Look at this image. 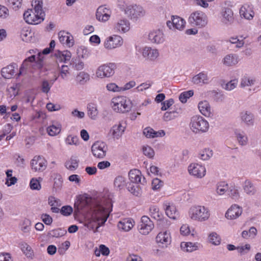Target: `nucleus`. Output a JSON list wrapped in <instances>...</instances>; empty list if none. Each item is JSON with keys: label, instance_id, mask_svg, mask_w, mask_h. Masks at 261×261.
Returning a JSON list of instances; mask_svg holds the SVG:
<instances>
[{"label": "nucleus", "instance_id": "obj_1", "mask_svg": "<svg viewBox=\"0 0 261 261\" xmlns=\"http://www.w3.org/2000/svg\"><path fill=\"white\" fill-rule=\"evenodd\" d=\"M75 212L90 216L91 220L103 224L109 216V208L87 194L76 196L74 201Z\"/></svg>", "mask_w": 261, "mask_h": 261}, {"label": "nucleus", "instance_id": "obj_2", "mask_svg": "<svg viewBox=\"0 0 261 261\" xmlns=\"http://www.w3.org/2000/svg\"><path fill=\"white\" fill-rule=\"evenodd\" d=\"M33 9H29L23 13V18L27 23L38 24L43 21L44 12L42 10V0H33L32 2Z\"/></svg>", "mask_w": 261, "mask_h": 261}, {"label": "nucleus", "instance_id": "obj_3", "mask_svg": "<svg viewBox=\"0 0 261 261\" xmlns=\"http://www.w3.org/2000/svg\"><path fill=\"white\" fill-rule=\"evenodd\" d=\"M210 215L208 208L203 205H193L190 208L188 212L189 217L193 221L198 222L207 220Z\"/></svg>", "mask_w": 261, "mask_h": 261}, {"label": "nucleus", "instance_id": "obj_4", "mask_svg": "<svg viewBox=\"0 0 261 261\" xmlns=\"http://www.w3.org/2000/svg\"><path fill=\"white\" fill-rule=\"evenodd\" d=\"M111 105L115 112L121 113L128 112L132 107L131 101L128 98L124 96L113 97L112 99Z\"/></svg>", "mask_w": 261, "mask_h": 261}, {"label": "nucleus", "instance_id": "obj_5", "mask_svg": "<svg viewBox=\"0 0 261 261\" xmlns=\"http://www.w3.org/2000/svg\"><path fill=\"white\" fill-rule=\"evenodd\" d=\"M190 126L195 133H205L209 128V123L202 116L196 115L191 118Z\"/></svg>", "mask_w": 261, "mask_h": 261}, {"label": "nucleus", "instance_id": "obj_6", "mask_svg": "<svg viewBox=\"0 0 261 261\" xmlns=\"http://www.w3.org/2000/svg\"><path fill=\"white\" fill-rule=\"evenodd\" d=\"M189 21L193 25L201 28L206 24L207 17L203 12L196 11L191 14L189 17Z\"/></svg>", "mask_w": 261, "mask_h": 261}, {"label": "nucleus", "instance_id": "obj_7", "mask_svg": "<svg viewBox=\"0 0 261 261\" xmlns=\"http://www.w3.org/2000/svg\"><path fill=\"white\" fill-rule=\"evenodd\" d=\"M91 151L95 158L103 159L106 155L108 146L103 142L96 141L92 145Z\"/></svg>", "mask_w": 261, "mask_h": 261}, {"label": "nucleus", "instance_id": "obj_8", "mask_svg": "<svg viewBox=\"0 0 261 261\" xmlns=\"http://www.w3.org/2000/svg\"><path fill=\"white\" fill-rule=\"evenodd\" d=\"M47 162L45 159L41 155H36L31 160V167L34 172H42L47 167Z\"/></svg>", "mask_w": 261, "mask_h": 261}, {"label": "nucleus", "instance_id": "obj_9", "mask_svg": "<svg viewBox=\"0 0 261 261\" xmlns=\"http://www.w3.org/2000/svg\"><path fill=\"white\" fill-rule=\"evenodd\" d=\"M123 43L122 38L117 35L107 37L104 42V46L108 49H113L120 47Z\"/></svg>", "mask_w": 261, "mask_h": 261}, {"label": "nucleus", "instance_id": "obj_10", "mask_svg": "<svg viewBox=\"0 0 261 261\" xmlns=\"http://www.w3.org/2000/svg\"><path fill=\"white\" fill-rule=\"evenodd\" d=\"M115 65L113 63L103 64L97 69L96 75L97 77L103 78L110 77L114 73Z\"/></svg>", "mask_w": 261, "mask_h": 261}, {"label": "nucleus", "instance_id": "obj_11", "mask_svg": "<svg viewBox=\"0 0 261 261\" xmlns=\"http://www.w3.org/2000/svg\"><path fill=\"white\" fill-rule=\"evenodd\" d=\"M154 227V224L150 218L143 216L141 218L140 224L139 226V231L143 235L148 234Z\"/></svg>", "mask_w": 261, "mask_h": 261}, {"label": "nucleus", "instance_id": "obj_12", "mask_svg": "<svg viewBox=\"0 0 261 261\" xmlns=\"http://www.w3.org/2000/svg\"><path fill=\"white\" fill-rule=\"evenodd\" d=\"M188 171L191 175L200 178L204 177L206 174L205 167L198 163L191 164L188 167Z\"/></svg>", "mask_w": 261, "mask_h": 261}, {"label": "nucleus", "instance_id": "obj_13", "mask_svg": "<svg viewBox=\"0 0 261 261\" xmlns=\"http://www.w3.org/2000/svg\"><path fill=\"white\" fill-rule=\"evenodd\" d=\"M59 40L60 42L67 47H72L74 44V40L73 36L69 33L61 31L58 33Z\"/></svg>", "mask_w": 261, "mask_h": 261}, {"label": "nucleus", "instance_id": "obj_14", "mask_svg": "<svg viewBox=\"0 0 261 261\" xmlns=\"http://www.w3.org/2000/svg\"><path fill=\"white\" fill-rule=\"evenodd\" d=\"M155 241L159 246L167 247L171 242V237L170 233L167 231L161 232L156 236Z\"/></svg>", "mask_w": 261, "mask_h": 261}, {"label": "nucleus", "instance_id": "obj_15", "mask_svg": "<svg viewBox=\"0 0 261 261\" xmlns=\"http://www.w3.org/2000/svg\"><path fill=\"white\" fill-rule=\"evenodd\" d=\"M111 11L106 5L99 6L96 13V18L100 21L106 22L108 21L111 16Z\"/></svg>", "mask_w": 261, "mask_h": 261}, {"label": "nucleus", "instance_id": "obj_16", "mask_svg": "<svg viewBox=\"0 0 261 261\" xmlns=\"http://www.w3.org/2000/svg\"><path fill=\"white\" fill-rule=\"evenodd\" d=\"M125 14L129 17L136 18L143 14V8L137 5H129L124 9Z\"/></svg>", "mask_w": 261, "mask_h": 261}, {"label": "nucleus", "instance_id": "obj_17", "mask_svg": "<svg viewBox=\"0 0 261 261\" xmlns=\"http://www.w3.org/2000/svg\"><path fill=\"white\" fill-rule=\"evenodd\" d=\"M186 24L185 20L182 18L177 16H173L172 18V21H168L167 22V26L170 29H177L178 30H182Z\"/></svg>", "mask_w": 261, "mask_h": 261}, {"label": "nucleus", "instance_id": "obj_18", "mask_svg": "<svg viewBox=\"0 0 261 261\" xmlns=\"http://www.w3.org/2000/svg\"><path fill=\"white\" fill-rule=\"evenodd\" d=\"M130 29V24L128 20L125 19H120L114 25L115 32L123 33L127 32Z\"/></svg>", "mask_w": 261, "mask_h": 261}, {"label": "nucleus", "instance_id": "obj_19", "mask_svg": "<svg viewBox=\"0 0 261 261\" xmlns=\"http://www.w3.org/2000/svg\"><path fill=\"white\" fill-rule=\"evenodd\" d=\"M135 221L130 218H124L121 220L117 224L119 230L128 231L134 227Z\"/></svg>", "mask_w": 261, "mask_h": 261}, {"label": "nucleus", "instance_id": "obj_20", "mask_svg": "<svg viewBox=\"0 0 261 261\" xmlns=\"http://www.w3.org/2000/svg\"><path fill=\"white\" fill-rule=\"evenodd\" d=\"M148 39L154 43H162L164 41V34L160 30H153L148 35Z\"/></svg>", "mask_w": 261, "mask_h": 261}, {"label": "nucleus", "instance_id": "obj_21", "mask_svg": "<svg viewBox=\"0 0 261 261\" xmlns=\"http://www.w3.org/2000/svg\"><path fill=\"white\" fill-rule=\"evenodd\" d=\"M242 213V208L236 204H234L227 210L225 214V217L228 219L233 220L239 217Z\"/></svg>", "mask_w": 261, "mask_h": 261}, {"label": "nucleus", "instance_id": "obj_22", "mask_svg": "<svg viewBox=\"0 0 261 261\" xmlns=\"http://www.w3.org/2000/svg\"><path fill=\"white\" fill-rule=\"evenodd\" d=\"M165 213L167 216L172 219H176L178 217V212L175 205L172 203L167 202L165 203Z\"/></svg>", "mask_w": 261, "mask_h": 261}, {"label": "nucleus", "instance_id": "obj_23", "mask_svg": "<svg viewBox=\"0 0 261 261\" xmlns=\"http://www.w3.org/2000/svg\"><path fill=\"white\" fill-rule=\"evenodd\" d=\"M240 14L241 17L247 19H251L253 17L254 13L252 7L248 4H244L240 9Z\"/></svg>", "mask_w": 261, "mask_h": 261}, {"label": "nucleus", "instance_id": "obj_24", "mask_svg": "<svg viewBox=\"0 0 261 261\" xmlns=\"http://www.w3.org/2000/svg\"><path fill=\"white\" fill-rule=\"evenodd\" d=\"M198 109L200 113L205 117H210L213 116L211 106L207 101H200L198 103Z\"/></svg>", "mask_w": 261, "mask_h": 261}, {"label": "nucleus", "instance_id": "obj_25", "mask_svg": "<svg viewBox=\"0 0 261 261\" xmlns=\"http://www.w3.org/2000/svg\"><path fill=\"white\" fill-rule=\"evenodd\" d=\"M71 55V53L67 50L64 51H58L55 54L57 63H62L66 62L67 61H69L70 59Z\"/></svg>", "mask_w": 261, "mask_h": 261}, {"label": "nucleus", "instance_id": "obj_26", "mask_svg": "<svg viewBox=\"0 0 261 261\" xmlns=\"http://www.w3.org/2000/svg\"><path fill=\"white\" fill-rule=\"evenodd\" d=\"M125 126L119 123L118 124L114 125L110 131L114 138L119 139L124 132Z\"/></svg>", "mask_w": 261, "mask_h": 261}, {"label": "nucleus", "instance_id": "obj_27", "mask_svg": "<svg viewBox=\"0 0 261 261\" xmlns=\"http://www.w3.org/2000/svg\"><path fill=\"white\" fill-rule=\"evenodd\" d=\"M15 64H10L2 69V75L5 79H11L15 73Z\"/></svg>", "mask_w": 261, "mask_h": 261}, {"label": "nucleus", "instance_id": "obj_28", "mask_svg": "<svg viewBox=\"0 0 261 261\" xmlns=\"http://www.w3.org/2000/svg\"><path fill=\"white\" fill-rule=\"evenodd\" d=\"M143 56L148 59L153 60L156 59L159 55L158 50L156 49H152L151 47H146L143 50Z\"/></svg>", "mask_w": 261, "mask_h": 261}, {"label": "nucleus", "instance_id": "obj_29", "mask_svg": "<svg viewBox=\"0 0 261 261\" xmlns=\"http://www.w3.org/2000/svg\"><path fill=\"white\" fill-rule=\"evenodd\" d=\"M143 134L147 138L162 137L164 136L165 134V132L162 130L155 132L149 127H146L144 129Z\"/></svg>", "mask_w": 261, "mask_h": 261}, {"label": "nucleus", "instance_id": "obj_30", "mask_svg": "<svg viewBox=\"0 0 261 261\" xmlns=\"http://www.w3.org/2000/svg\"><path fill=\"white\" fill-rule=\"evenodd\" d=\"M128 176L132 183L138 184L141 181V173L138 169L131 170L129 172Z\"/></svg>", "mask_w": 261, "mask_h": 261}, {"label": "nucleus", "instance_id": "obj_31", "mask_svg": "<svg viewBox=\"0 0 261 261\" xmlns=\"http://www.w3.org/2000/svg\"><path fill=\"white\" fill-rule=\"evenodd\" d=\"M61 125L59 123H55L47 128V132L50 136H55L59 134L61 130Z\"/></svg>", "mask_w": 261, "mask_h": 261}, {"label": "nucleus", "instance_id": "obj_32", "mask_svg": "<svg viewBox=\"0 0 261 261\" xmlns=\"http://www.w3.org/2000/svg\"><path fill=\"white\" fill-rule=\"evenodd\" d=\"M79 162L76 157L72 156L65 162V166L68 170L74 171L77 168Z\"/></svg>", "mask_w": 261, "mask_h": 261}, {"label": "nucleus", "instance_id": "obj_33", "mask_svg": "<svg viewBox=\"0 0 261 261\" xmlns=\"http://www.w3.org/2000/svg\"><path fill=\"white\" fill-rule=\"evenodd\" d=\"M208 79L206 73L200 72L194 76L192 79V82L195 84H202L207 82Z\"/></svg>", "mask_w": 261, "mask_h": 261}, {"label": "nucleus", "instance_id": "obj_34", "mask_svg": "<svg viewBox=\"0 0 261 261\" xmlns=\"http://www.w3.org/2000/svg\"><path fill=\"white\" fill-rule=\"evenodd\" d=\"M180 247L183 251L186 252H192L198 249L196 244L192 242H181Z\"/></svg>", "mask_w": 261, "mask_h": 261}, {"label": "nucleus", "instance_id": "obj_35", "mask_svg": "<svg viewBox=\"0 0 261 261\" xmlns=\"http://www.w3.org/2000/svg\"><path fill=\"white\" fill-rule=\"evenodd\" d=\"M238 62V57L236 55H228L224 58L223 63L227 66H232Z\"/></svg>", "mask_w": 261, "mask_h": 261}, {"label": "nucleus", "instance_id": "obj_36", "mask_svg": "<svg viewBox=\"0 0 261 261\" xmlns=\"http://www.w3.org/2000/svg\"><path fill=\"white\" fill-rule=\"evenodd\" d=\"M150 215L154 219L159 220L161 219L162 214L160 212L159 208L156 205H151L149 207Z\"/></svg>", "mask_w": 261, "mask_h": 261}, {"label": "nucleus", "instance_id": "obj_37", "mask_svg": "<svg viewBox=\"0 0 261 261\" xmlns=\"http://www.w3.org/2000/svg\"><path fill=\"white\" fill-rule=\"evenodd\" d=\"M246 37L243 36H240V38H238V37H231L229 38V42L232 44H236V47L241 48L244 45L245 43L244 40Z\"/></svg>", "mask_w": 261, "mask_h": 261}, {"label": "nucleus", "instance_id": "obj_38", "mask_svg": "<svg viewBox=\"0 0 261 261\" xmlns=\"http://www.w3.org/2000/svg\"><path fill=\"white\" fill-rule=\"evenodd\" d=\"M243 189L244 191L249 195H253L256 192L254 186L250 181L248 180L245 181Z\"/></svg>", "mask_w": 261, "mask_h": 261}, {"label": "nucleus", "instance_id": "obj_39", "mask_svg": "<svg viewBox=\"0 0 261 261\" xmlns=\"http://www.w3.org/2000/svg\"><path fill=\"white\" fill-rule=\"evenodd\" d=\"M223 21L227 22H231L233 20V13L230 8H225L222 14Z\"/></svg>", "mask_w": 261, "mask_h": 261}, {"label": "nucleus", "instance_id": "obj_40", "mask_svg": "<svg viewBox=\"0 0 261 261\" xmlns=\"http://www.w3.org/2000/svg\"><path fill=\"white\" fill-rule=\"evenodd\" d=\"M88 114L91 118L94 119L97 115L98 111L96 105L94 103H89L87 107Z\"/></svg>", "mask_w": 261, "mask_h": 261}, {"label": "nucleus", "instance_id": "obj_41", "mask_svg": "<svg viewBox=\"0 0 261 261\" xmlns=\"http://www.w3.org/2000/svg\"><path fill=\"white\" fill-rule=\"evenodd\" d=\"M48 204L51 206V210L53 213H57L59 212V208L58 207V201L54 197L48 198Z\"/></svg>", "mask_w": 261, "mask_h": 261}, {"label": "nucleus", "instance_id": "obj_42", "mask_svg": "<svg viewBox=\"0 0 261 261\" xmlns=\"http://www.w3.org/2000/svg\"><path fill=\"white\" fill-rule=\"evenodd\" d=\"M210 243L215 245H218L221 243L220 237L216 232H212L208 236Z\"/></svg>", "mask_w": 261, "mask_h": 261}, {"label": "nucleus", "instance_id": "obj_43", "mask_svg": "<svg viewBox=\"0 0 261 261\" xmlns=\"http://www.w3.org/2000/svg\"><path fill=\"white\" fill-rule=\"evenodd\" d=\"M21 248L22 251L27 257L32 258L34 255L33 250L28 244H22Z\"/></svg>", "mask_w": 261, "mask_h": 261}, {"label": "nucleus", "instance_id": "obj_44", "mask_svg": "<svg viewBox=\"0 0 261 261\" xmlns=\"http://www.w3.org/2000/svg\"><path fill=\"white\" fill-rule=\"evenodd\" d=\"M199 158L203 161L208 160L213 155V151L209 149H205L199 153Z\"/></svg>", "mask_w": 261, "mask_h": 261}, {"label": "nucleus", "instance_id": "obj_45", "mask_svg": "<svg viewBox=\"0 0 261 261\" xmlns=\"http://www.w3.org/2000/svg\"><path fill=\"white\" fill-rule=\"evenodd\" d=\"M36 60V56L35 55H32L30 57H29L28 58L25 59L19 69V75H20L23 72L24 68H25L28 66V63H33Z\"/></svg>", "mask_w": 261, "mask_h": 261}, {"label": "nucleus", "instance_id": "obj_46", "mask_svg": "<svg viewBox=\"0 0 261 261\" xmlns=\"http://www.w3.org/2000/svg\"><path fill=\"white\" fill-rule=\"evenodd\" d=\"M241 118L243 121L247 124H251L253 123V115L250 112H246L241 113Z\"/></svg>", "mask_w": 261, "mask_h": 261}, {"label": "nucleus", "instance_id": "obj_47", "mask_svg": "<svg viewBox=\"0 0 261 261\" xmlns=\"http://www.w3.org/2000/svg\"><path fill=\"white\" fill-rule=\"evenodd\" d=\"M228 190V185L224 181H221L217 184V192L221 195Z\"/></svg>", "mask_w": 261, "mask_h": 261}, {"label": "nucleus", "instance_id": "obj_48", "mask_svg": "<svg viewBox=\"0 0 261 261\" xmlns=\"http://www.w3.org/2000/svg\"><path fill=\"white\" fill-rule=\"evenodd\" d=\"M194 92L192 90L185 91L180 94L179 99L181 102L185 103L187 101V99L192 96Z\"/></svg>", "mask_w": 261, "mask_h": 261}, {"label": "nucleus", "instance_id": "obj_49", "mask_svg": "<svg viewBox=\"0 0 261 261\" xmlns=\"http://www.w3.org/2000/svg\"><path fill=\"white\" fill-rule=\"evenodd\" d=\"M114 184L115 187L122 189L125 185L124 178L121 176H117L115 179Z\"/></svg>", "mask_w": 261, "mask_h": 261}, {"label": "nucleus", "instance_id": "obj_50", "mask_svg": "<svg viewBox=\"0 0 261 261\" xmlns=\"http://www.w3.org/2000/svg\"><path fill=\"white\" fill-rule=\"evenodd\" d=\"M134 183H130L127 185L128 190L133 194L138 196L140 194V189L138 186L135 185Z\"/></svg>", "mask_w": 261, "mask_h": 261}, {"label": "nucleus", "instance_id": "obj_51", "mask_svg": "<svg viewBox=\"0 0 261 261\" xmlns=\"http://www.w3.org/2000/svg\"><path fill=\"white\" fill-rule=\"evenodd\" d=\"M22 0H8V5L13 9L16 10L21 7Z\"/></svg>", "mask_w": 261, "mask_h": 261}, {"label": "nucleus", "instance_id": "obj_52", "mask_svg": "<svg viewBox=\"0 0 261 261\" xmlns=\"http://www.w3.org/2000/svg\"><path fill=\"white\" fill-rule=\"evenodd\" d=\"M30 186L31 189L32 190H39L41 188L40 181L37 178H33L31 180Z\"/></svg>", "mask_w": 261, "mask_h": 261}, {"label": "nucleus", "instance_id": "obj_53", "mask_svg": "<svg viewBox=\"0 0 261 261\" xmlns=\"http://www.w3.org/2000/svg\"><path fill=\"white\" fill-rule=\"evenodd\" d=\"M69 68L68 66L62 65L60 71L61 77L63 79H66L69 75Z\"/></svg>", "mask_w": 261, "mask_h": 261}, {"label": "nucleus", "instance_id": "obj_54", "mask_svg": "<svg viewBox=\"0 0 261 261\" xmlns=\"http://www.w3.org/2000/svg\"><path fill=\"white\" fill-rule=\"evenodd\" d=\"M254 80L250 79L247 76H244L241 80V87H245L246 86H249L254 84Z\"/></svg>", "mask_w": 261, "mask_h": 261}, {"label": "nucleus", "instance_id": "obj_55", "mask_svg": "<svg viewBox=\"0 0 261 261\" xmlns=\"http://www.w3.org/2000/svg\"><path fill=\"white\" fill-rule=\"evenodd\" d=\"M143 152L145 155L149 158H152L154 155L153 150L148 146H144L143 147Z\"/></svg>", "mask_w": 261, "mask_h": 261}, {"label": "nucleus", "instance_id": "obj_56", "mask_svg": "<svg viewBox=\"0 0 261 261\" xmlns=\"http://www.w3.org/2000/svg\"><path fill=\"white\" fill-rule=\"evenodd\" d=\"M73 212V208L69 205L63 206L60 211L61 213L64 216H69Z\"/></svg>", "mask_w": 261, "mask_h": 261}, {"label": "nucleus", "instance_id": "obj_57", "mask_svg": "<svg viewBox=\"0 0 261 261\" xmlns=\"http://www.w3.org/2000/svg\"><path fill=\"white\" fill-rule=\"evenodd\" d=\"M76 78L77 80L81 83H83L89 79V75L85 72H81L77 75Z\"/></svg>", "mask_w": 261, "mask_h": 261}, {"label": "nucleus", "instance_id": "obj_58", "mask_svg": "<svg viewBox=\"0 0 261 261\" xmlns=\"http://www.w3.org/2000/svg\"><path fill=\"white\" fill-rule=\"evenodd\" d=\"M66 143L69 145H76L78 143V138L76 136L69 135L66 139Z\"/></svg>", "mask_w": 261, "mask_h": 261}, {"label": "nucleus", "instance_id": "obj_59", "mask_svg": "<svg viewBox=\"0 0 261 261\" xmlns=\"http://www.w3.org/2000/svg\"><path fill=\"white\" fill-rule=\"evenodd\" d=\"M163 182L159 178H154L152 181V188L153 190H158L163 186Z\"/></svg>", "mask_w": 261, "mask_h": 261}, {"label": "nucleus", "instance_id": "obj_60", "mask_svg": "<svg viewBox=\"0 0 261 261\" xmlns=\"http://www.w3.org/2000/svg\"><path fill=\"white\" fill-rule=\"evenodd\" d=\"M174 103V100L172 99H169L166 101H164L162 103L161 110L162 111H165L170 108Z\"/></svg>", "mask_w": 261, "mask_h": 261}, {"label": "nucleus", "instance_id": "obj_61", "mask_svg": "<svg viewBox=\"0 0 261 261\" xmlns=\"http://www.w3.org/2000/svg\"><path fill=\"white\" fill-rule=\"evenodd\" d=\"M9 10L7 7L0 5V18H6L9 16Z\"/></svg>", "mask_w": 261, "mask_h": 261}, {"label": "nucleus", "instance_id": "obj_62", "mask_svg": "<svg viewBox=\"0 0 261 261\" xmlns=\"http://www.w3.org/2000/svg\"><path fill=\"white\" fill-rule=\"evenodd\" d=\"M238 85L237 80H231L229 82L226 84L225 86V89L227 90H231L235 88Z\"/></svg>", "mask_w": 261, "mask_h": 261}, {"label": "nucleus", "instance_id": "obj_63", "mask_svg": "<svg viewBox=\"0 0 261 261\" xmlns=\"http://www.w3.org/2000/svg\"><path fill=\"white\" fill-rule=\"evenodd\" d=\"M175 113L176 112L175 111L166 112L163 116L164 120L168 121L173 119L175 117Z\"/></svg>", "mask_w": 261, "mask_h": 261}, {"label": "nucleus", "instance_id": "obj_64", "mask_svg": "<svg viewBox=\"0 0 261 261\" xmlns=\"http://www.w3.org/2000/svg\"><path fill=\"white\" fill-rule=\"evenodd\" d=\"M0 261H13L11 254L8 253H0Z\"/></svg>", "mask_w": 261, "mask_h": 261}]
</instances>
